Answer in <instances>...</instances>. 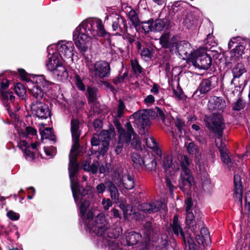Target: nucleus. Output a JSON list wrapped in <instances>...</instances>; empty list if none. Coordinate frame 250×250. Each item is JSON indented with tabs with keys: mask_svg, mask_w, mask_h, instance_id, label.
<instances>
[{
	"mask_svg": "<svg viewBox=\"0 0 250 250\" xmlns=\"http://www.w3.org/2000/svg\"><path fill=\"white\" fill-rule=\"evenodd\" d=\"M107 32L104 29L102 21L98 19H91L83 21L73 32V41L79 50L83 53L91 46L92 38L97 36L105 37Z\"/></svg>",
	"mask_w": 250,
	"mask_h": 250,
	"instance_id": "nucleus-1",
	"label": "nucleus"
},
{
	"mask_svg": "<svg viewBox=\"0 0 250 250\" xmlns=\"http://www.w3.org/2000/svg\"><path fill=\"white\" fill-rule=\"evenodd\" d=\"M208 120L210 121L211 124L208 121L207 126L218 135V139L216 140L215 142L219 148L221 160L224 164L229 166L231 163V159L228 155V150L225 147L224 144H221L219 146L218 144V142L222 141V132L225 127L222 116L220 114H213Z\"/></svg>",
	"mask_w": 250,
	"mask_h": 250,
	"instance_id": "nucleus-2",
	"label": "nucleus"
},
{
	"mask_svg": "<svg viewBox=\"0 0 250 250\" xmlns=\"http://www.w3.org/2000/svg\"><path fill=\"white\" fill-rule=\"evenodd\" d=\"M36 81L37 83L33 84L29 90L34 98L33 101H42L44 93L51 89L54 83L46 80L44 75L37 76Z\"/></svg>",
	"mask_w": 250,
	"mask_h": 250,
	"instance_id": "nucleus-3",
	"label": "nucleus"
},
{
	"mask_svg": "<svg viewBox=\"0 0 250 250\" xmlns=\"http://www.w3.org/2000/svg\"><path fill=\"white\" fill-rule=\"evenodd\" d=\"M189 61L195 67L200 69H207L210 66L212 60L205 50L202 48L193 52L190 55Z\"/></svg>",
	"mask_w": 250,
	"mask_h": 250,
	"instance_id": "nucleus-4",
	"label": "nucleus"
},
{
	"mask_svg": "<svg viewBox=\"0 0 250 250\" xmlns=\"http://www.w3.org/2000/svg\"><path fill=\"white\" fill-rule=\"evenodd\" d=\"M87 66L91 76L96 78L103 79L110 75V64L106 61H97L93 64H87Z\"/></svg>",
	"mask_w": 250,
	"mask_h": 250,
	"instance_id": "nucleus-5",
	"label": "nucleus"
},
{
	"mask_svg": "<svg viewBox=\"0 0 250 250\" xmlns=\"http://www.w3.org/2000/svg\"><path fill=\"white\" fill-rule=\"evenodd\" d=\"M76 156H69V178L71 183V188L73 193V196L75 202L77 203L79 199L80 195H78L77 192L80 188L79 183L75 181V176L78 170V165L76 163Z\"/></svg>",
	"mask_w": 250,
	"mask_h": 250,
	"instance_id": "nucleus-6",
	"label": "nucleus"
},
{
	"mask_svg": "<svg viewBox=\"0 0 250 250\" xmlns=\"http://www.w3.org/2000/svg\"><path fill=\"white\" fill-rule=\"evenodd\" d=\"M119 136V142L115 149L116 153L120 154L122 150L123 143L128 144L130 142L132 135H134V131L130 122H127L125 125L126 131L120 125H117Z\"/></svg>",
	"mask_w": 250,
	"mask_h": 250,
	"instance_id": "nucleus-7",
	"label": "nucleus"
},
{
	"mask_svg": "<svg viewBox=\"0 0 250 250\" xmlns=\"http://www.w3.org/2000/svg\"><path fill=\"white\" fill-rule=\"evenodd\" d=\"M71 133L73 145L69 156H77L79 148V139L81 134V123L79 120L72 118L71 120Z\"/></svg>",
	"mask_w": 250,
	"mask_h": 250,
	"instance_id": "nucleus-8",
	"label": "nucleus"
},
{
	"mask_svg": "<svg viewBox=\"0 0 250 250\" xmlns=\"http://www.w3.org/2000/svg\"><path fill=\"white\" fill-rule=\"evenodd\" d=\"M90 232L98 236H103L108 228L104 215L100 213L95 218L94 224L87 225Z\"/></svg>",
	"mask_w": 250,
	"mask_h": 250,
	"instance_id": "nucleus-9",
	"label": "nucleus"
},
{
	"mask_svg": "<svg viewBox=\"0 0 250 250\" xmlns=\"http://www.w3.org/2000/svg\"><path fill=\"white\" fill-rule=\"evenodd\" d=\"M31 108L32 114L39 119H46L50 115L48 106L42 101H33Z\"/></svg>",
	"mask_w": 250,
	"mask_h": 250,
	"instance_id": "nucleus-10",
	"label": "nucleus"
},
{
	"mask_svg": "<svg viewBox=\"0 0 250 250\" xmlns=\"http://www.w3.org/2000/svg\"><path fill=\"white\" fill-rule=\"evenodd\" d=\"M57 48L60 58L64 61H72L73 60V45L71 42H59L57 45Z\"/></svg>",
	"mask_w": 250,
	"mask_h": 250,
	"instance_id": "nucleus-11",
	"label": "nucleus"
},
{
	"mask_svg": "<svg viewBox=\"0 0 250 250\" xmlns=\"http://www.w3.org/2000/svg\"><path fill=\"white\" fill-rule=\"evenodd\" d=\"M39 142H36L31 145L30 147L28 144L24 140H21L18 146L23 153L25 159L28 161H33L36 157V148L39 146Z\"/></svg>",
	"mask_w": 250,
	"mask_h": 250,
	"instance_id": "nucleus-12",
	"label": "nucleus"
},
{
	"mask_svg": "<svg viewBox=\"0 0 250 250\" xmlns=\"http://www.w3.org/2000/svg\"><path fill=\"white\" fill-rule=\"evenodd\" d=\"M105 20H109L112 22V27L113 31L121 32L127 29L125 20L119 14H111L109 16H106Z\"/></svg>",
	"mask_w": 250,
	"mask_h": 250,
	"instance_id": "nucleus-13",
	"label": "nucleus"
},
{
	"mask_svg": "<svg viewBox=\"0 0 250 250\" xmlns=\"http://www.w3.org/2000/svg\"><path fill=\"white\" fill-rule=\"evenodd\" d=\"M216 82L215 77L203 79L200 83L197 89L194 92L193 95L199 96L200 94H205L215 87L214 82Z\"/></svg>",
	"mask_w": 250,
	"mask_h": 250,
	"instance_id": "nucleus-14",
	"label": "nucleus"
},
{
	"mask_svg": "<svg viewBox=\"0 0 250 250\" xmlns=\"http://www.w3.org/2000/svg\"><path fill=\"white\" fill-rule=\"evenodd\" d=\"M132 118L134 119V123L142 128L143 132H145V127L150 124L148 114L145 111H140L134 113L131 117Z\"/></svg>",
	"mask_w": 250,
	"mask_h": 250,
	"instance_id": "nucleus-15",
	"label": "nucleus"
},
{
	"mask_svg": "<svg viewBox=\"0 0 250 250\" xmlns=\"http://www.w3.org/2000/svg\"><path fill=\"white\" fill-rule=\"evenodd\" d=\"M194 182V178L191 171L181 172L179 180V187L181 190L185 191L190 189Z\"/></svg>",
	"mask_w": 250,
	"mask_h": 250,
	"instance_id": "nucleus-16",
	"label": "nucleus"
},
{
	"mask_svg": "<svg viewBox=\"0 0 250 250\" xmlns=\"http://www.w3.org/2000/svg\"><path fill=\"white\" fill-rule=\"evenodd\" d=\"M165 205L160 201H156L152 203H143L138 207V210L146 213H151L159 210L161 208H165Z\"/></svg>",
	"mask_w": 250,
	"mask_h": 250,
	"instance_id": "nucleus-17",
	"label": "nucleus"
},
{
	"mask_svg": "<svg viewBox=\"0 0 250 250\" xmlns=\"http://www.w3.org/2000/svg\"><path fill=\"white\" fill-rule=\"evenodd\" d=\"M178 42L177 38L175 36L170 37L169 33H166L161 36L160 38V43L163 48L169 49L170 51L174 49Z\"/></svg>",
	"mask_w": 250,
	"mask_h": 250,
	"instance_id": "nucleus-18",
	"label": "nucleus"
},
{
	"mask_svg": "<svg viewBox=\"0 0 250 250\" xmlns=\"http://www.w3.org/2000/svg\"><path fill=\"white\" fill-rule=\"evenodd\" d=\"M163 166L167 175H172L179 170L178 164L173 163L170 156L164 157Z\"/></svg>",
	"mask_w": 250,
	"mask_h": 250,
	"instance_id": "nucleus-19",
	"label": "nucleus"
},
{
	"mask_svg": "<svg viewBox=\"0 0 250 250\" xmlns=\"http://www.w3.org/2000/svg\"><path fill=\"white\" fill-rule=\"evenodd\" d=\"M226 106L225 101L220 97H214L208 101V107L211 111L219 112L223 111Z\"/></svg>",
	"mask_w": 250,
	"mask_h": 250,
	"instance_id": "nucleus-20",
	"label": "nucleus"
},
{
	"mask_svg": "<svg viewBox=\"0 0 250 250\" xmlns=\"http://www.w3.org/2000/svg\"><path fill=\"white\" fill-rule=\"evenodd\" d=\"M187 213V214L186 218V225L191 230L194 231L196 229L197 224L198 225L202 224V216H199L197 217L196 212L195 215L191 211Z\"/></svg>",
	"mask_w": 250,
	"mask_h": 250,
	"instance_id": "nucleus-21",
	"label": "nucleus"
},
{
	"mask_svg": "<svg viewBox=\"0 0 250 250\" xmlns=\"http://www.w3.org/2000/svg\"><path fill=\"white\" fill-rule=\"evenodd\" d=\"M234 198L237 200L240 205L242 204L243 190L241 183L240 177L238 175L234 176Z\"/></svg>",
	"mask_w": 250,
	"mask_h": 250,
	"instance_id": "nucleus-22",
	"label": "nucleus"
},
{
	"mask_svg": "<svg viewBox=\"0 0 250 250\" xmlns=\"http://www.w3.org/2000/svg\"><path fill=\"white\" fill-rule=\"evenodd\" d=\"M62 64V61L58 53H53L48 57L46 62V66L48 70L52 71Z\"/></svg>",
	"mask_w": 250,
	"mask_h": 250,
	"instance_id": "nucleus-23",
	"label": "nucleus"
},
{
	"mask_svg": "<svg viewBox=\"0 0 250 250\" xmlns=\"http://www.w3.org/2000/svg\"><path fill=\"white\" fill-rule=\"evenodd\" d=\"M170 227L173 233L178 236L180 235L185 243L186 242L185 236L182 228L180 221L178 220L177 215H175L172 220V223L170 224Z\"/></svg>",
	"mask_w": 250,
	"mask_h": 250,
	"instance_id": "nucleus-24",
	"label": "nucleus"
},
{
	"mask_svg": "<svg viewBox=\"0 0 250 250\" xmlns=\"http://www.w3.org/2000/svg\"><path fill=\"white\" fill-rule=\"evenodd\" d=\"M99 137L102 140V145L100 149V153L101 154H104L107 151L109 146V141L110 140V134L108 130H103L99 135Z\"/></svg>",
	"mask_w": 250,
	"mask_h": 250,
	"instance_id": "nucleus-25",
	"label": "nucleus"
},
{
	"mask_svg": "<svg viewBox=\"0 0 250 250\" xmlns=\"http://www.w3.org/2000/svg\"><path fill=\"white\" fill-rule=\"evenodd\" d=\"M190 44L185 41H181L179 43H176L175 49L181 55H184L188 57L189 60L190 55L193 53L190 50Z\"/></svg>",
	"mask_w": 250,
	"mask_h": 250,
	"instance_id": "nucleus-26",
	"label": "nucleus"
},
{
	"mask_svg": "<svg viewBox=\"0 0 250 250\" xmlns=\"http://www.w3.org/2000/svg\"><path fill=\"white\" fill-rule=\"evenodd\" d=\"M188 152L190 155H195V161L198 165L201 157L199 148L193 142H190L186 145Z\"/></svg>",
	"mask_w": 250,
	"mask_h": 250,
	"instance_id": "nucleus-27",
	"label": "nucleus"
},
{
	"mask_svg": "<svg viewBox=\"0 0 250 250\" xmlns=\"http://www.w3.org/2000/svg\"><path fill=\"white\" fill-rule=\"evenodd\" d=\"M116 183L119 187L123 185L126 189H131L134 187L133 178L129 174H124L122 179Z\"/></svg>",
	"mask_w": 250,
	"mask_h": 250,
	"instance_id": "nucleus-28",
	"label": "nucleus"
},
{
	"mask_svg": "<svg viewBox=\"0 0 250 250\" xmlns=\"http://www.w3.org/2000/svg\"><path fill=\"white\" fill-rule=\"evenodd\" d=\"M51 72H53L54 76L59 81L63 80L68 76L67 72L62 64Z\"/></svg>",
	"mask_w": 250,
	"mask_h": 250,
	"instance_id": "nucleus-29",
	"label": "nucleus"
},
{
	"mask_svg": "<svg viewBox=\"0 0 250 250\" xmlns=\"http://www.w3.org/2000/svg\"><path fill=\"white\" fill-rule=\"evenodd\" d=\"M201 237L199 235H196L195 239L197 242L200 244L208 242L210 241L209 234L206 228H202L200 229Z\"/></svg>",
	"mask_w": 250,
	"mask_h": 250,
	"instance_id": "nucleus-30",
	"label": "nucleus"
},
{
	"mask_svg": "<svg viewBox=\"0 0 250 250\" xmlns=\"http://www.w3.org/2000/svg\"><path fill=\"white\" fill-rule=\"evenodd\" d=\"M141 235L135 232H128L125 236L126 244L128 246H132L135 245L140 240Z\"/></svg>",
	"mask_w": 250,
	"mask_h": 250,
	"instance_id": "nucleus-31",
	"label": "nucleus"
},
{
	"mask_svg": "<svg viewBox=\"0 0 250 250\" xmlns=\"http://www.w3.org/2000/svg\"><path fill=\"white\" fill-rule=\"evenodd\" d=\"M180 165L182 168L181 172L191 171L189 167L192 165V160L190 159L187 156L183 155L181 157Z\"/></svg>",
	"mask_w": 250,
	"mask_h": 250,
	"instance_id": "nucleus-32",
	"label": "nucleus"
},
{
	"mask_svg": "<svg viewBox=\"0 0 250 250\" xmlns=\"http://www.w3.org/2000/svg\"><path fill=\"white\" fill-rule=\"evenodd\" d=\"M143 165H144L148 170H153L156 169L157 165L154 158L148 156L145 157Z\"/></svg>",
	"mask_w": 250,
	"mask_h": 250,
	"instance_id": "nucleus-33",
	"label": "nucleus"
},
{
	"mask_svg": "<svg viewBox=\"0 0 250 250\" xmlns=\"http://www.w3.org/2000/svg\"><path fill=\"white\" fill-rule=\"evenodd\" d=\"M107 186L112 199L115 201L118 200L119 193L115 185L111 182H108L107 183Z\"/></svg>",
	"mask_w": 250,
	"mask_h": 250,
	"instance_id": "nucleus-34",
	"label": "nucleus"
},
{
	"mask_svg": "<svg viewBox=\"0 0 250 250\" xmlns=\"http://www.w3.org/2000/svg\"><path fill=\"white\" fill-rule=\"evenodd\" d=\"M234 78H239L243 74L246 72L244 65L241 63H238L232 70Z\"/></svg>",
	"mask_w": 250,
	"mask_h": 250,
	"instance_id": "nucleus-35",
	"label": "nucleus"
},
{
	"mask_svg": "<svg viewBox=\"0 0 250 250\" xmlns=\"http://www.w3.org/2000/svg\"><path fill=\"white\" fill-rule=\"evenodd\" d=\"M127 17L136 28L140 26V21L137 14L134 10L132 9L128 12Z\"/></svg>",
	"mask_w": 250,
	"mask_h": 250,
	"instance_id": "nucleus-36",
	"label": "nucleus"
},
{
	"mask_svg": "<svg viewBox=\"0 0 250 250\" xmlns=\"http://www.w3.org/2000/svg\"><path fill=\"white\" fill-rule=\"evenodd\" d=\"M245 49V46L242 45H237L231 51V57L234 58L235 60L238 59L244 53Z\"/></svg>",
	"mask_w": 250,
	"mask_h": 250,
	"instance_id": "nucleus-37",
	"label": "nucleus"
},
{
	"mask_svg": "<svg viewBox=\"0 0 250 250\" xmlns=\"http://www.w3.org/2000/svg\"><path fill=\"white\" fill-rule=\"evenodd\" d=\"M80 202L81 204L79 206L80 216L82 217H83L85 215V213L87 208L90 205V202L88 200L84 199L81 201V199H79L78 202L76 203L78 204V203Z\"/></svg>",
	"mask_w": 250,
	"mask_h": 250,
	"instance_id": "nucleus-38",
	"label": "nucleus"
},
{
	"mask_svg": "<svg viewBox=\"0 0 250 250\" xmlns=\"http://www.w3.org/2000/svg\"><path fill=\"white\" fill-rule=\"evenodd\" d=\"M18 133L20 138H24L28 135H35L37 133V130L32 127H26L25 130H18Z\"/></svg>",
	"mask_w": 250,
	"mask_h": 250,
	"instance_id": "nucleus-39",
	"label": "nucleus"
},
{
	"mask_svg": "<svg viewBox=\"0 0 250 250\" xmlns=\"http://www.w3.org/2000/svg\"><path fill=\"white\" fill-rule=\"evenodd\" d=\"M167 20L166 19H158L153 21V28L154 32H160L163 30L165 26Z\"/></svg>",
	"mask_w": 250,
	"mask_h": 250,
	"instance_id": "nucleus-40",
	"label": "nucleus"
},
{
	"mask_svg": "<svg viewBox=\"0 0 250 250\" xmlns=\"http://www.w3.org/2000/svg\"><path fill=\"white\" fill-rule=\"evenodd\" d=\"M140 25H142V29L146 33H148L150 31H153V20L150 19L146 21H140Z\"/></svg>",
	"mask_w": 250,
	"mask_h": 250,
	"instance_id": "nucleus-41",
	"label": "nucleus"
},
{
	"mask_svg": "<svg viewBox=\"0 0 250 250\" xmlns=\"http://www.w3.org/2000/svg\"><path fill=\"white\" fill-rule=\"evenodd\" d=\"M131 159L134 167L139 168L142 166L144 159L141 158L140 155L133 153L131 155Z\"/></svg>",
	"mask_w": 250,
	"mask_h": 250,
	"instance_id": "nucleus-42",
	"label": "nucleus"
},
{
	"mask_svg": "<svg viewBox=\"0 0 250 250\" xmlns=\"http://www.w3.org/2000/svg\"><path fill=\"white\" fill-rule=\"evenodd\" d=\"M17 95L21 100H24L26 97V91L24 86L19 83H17Z\"/></svg>",
	"mask_w": 250,
	"mask_h": 250,
	"instance_id": "nucleus-43",
	"label": "nucleus"
},
{
	"mask_svg": "<svg viewBox=\"0 0 250 250\" xmlns=\"http://www.w3.org/2000/svg\"><path fill=\"white\" fill-rule=\"evenodd\" d=\"M40 133L42 138L43 139H48L52 141L55 140V136L52 133L50 128H46L44 130L41 131Z\"/></svg>",
	"mask_w": 250,
	"mask_h": 250,
	"instance_id": "nucleus-44",
	"label": "nucleus"
},
{
	"mask_svg": "<svg viewBox=\"0 0 250 250\" xmlns=\"http://www.w3.org/2000/svg\"><path fill=\"white\" fill-rule=\"evenodd\" d=\"M7 110L11 119H7L5 123L12 125L16 128V113L12 112L10 107L7 108Z\"/></svg>",
	"mask_w": 250,
	"mask_h": 250,
	"instance_id": "nucleus-45",
	"label": "nucleus"
},
{
	"mask_svg": "<svg viewBox=\"0 0 250 250\" xmlns=\"http://www.w3.org/2000/svg\"><path fill=\"white\" fill-rule=\"evenodd\" d=\"M131 66L135 74H140L142 72V68L139 65L138 62L135 60L131 61Z\"/></svg>",
	"mask_w": 250,
	"mask_h": 250,
	"instance_id": "nucleus-46",
	"label": "nucleus"
},
{
	"mask_svg": "<svg viewBox=\"0 0 250 250\" xmlns=\"http://www.w3.org/2000/svg\"><path fill=\"white\" fill-rule=\"evenodd\" d=\"M87 92L88 94L89 100L90 102H94L96 100L97 90L95 88L88 87Z\"/></svg>",
	"mask_w": 250,
	"mask_h": 250,
	"instance_id": "nucleus-47",
	"label": "nucleus"
},
{
	"mask_svg": "<svg viewBox=\"0 0 250 250\" xmlns=\"http://www.w3.org/2000/svg\"><path fill=\"white\" fill-rule=\"evenodd\" d=\"M144 233L147 236H149L153 231V226L151 222H146L144 225Z\"/></svg>",
	"mask_w": 250,
	"mask_h": 250,
	"instance_id": "nucleus-48",
	"label": "nucleus"
},
{
	"mask_svg": "<svg viewBox=\"0 0 250 250\" xmlns=\"http://www.w3.org/2000/svg\"><path fill=\"white\" fill-rule=\"evenodd\" d=\"M125 105L124 102L122 100H119L118 108H117V117L121 118L124 113Z\"/></svg>",
	"mask_w": 250,
	"mask_h": 250,
	"instance_id": "nucleus-49",
	"label": "nucleus"
},
{
	"mask_svg": "<svg viewBox=\"0 0 250 250\" xmlns=\"http://www.w3.org/2000/svg\"><path fill=\"white\" fill-rule=\"evenodd\" d=\"M18 74L22 81H28L29 79V74L23 69H19Z\"/></svg>",
	"mask_w": 250,
	"mask_h": 250,
	"instance_id": "nucleus-50",
	"label": "nucleus"
},
{
	"mask_svg": "<svg viewBox=\"0 0 250 250\" xmlns=\"http://www.w3.org/2000/svg\"><path fill=\"white\" fill-rule=\"evenodd\" d=\"M1 96L3 99V104L5 105V106H7L8 107H10L8 106V99L9 97V95L10 94H13V92L12 91H1Z\"/></svg>",
	"mask_w": 250,
	"mask_h": 250,
	"instance_id": "nucleus-51",
	"label": "nucleus"
},
{
	"mask_svg": "<svg viewBox=\"0 0 250 250\" xmlns=\"http://www.w3.org/2000/svg\"><path fill=\"white\" fill-rule=\"evenodd\" d=\"M174 123L175 126L177 127L179 133H182V131L185 125L184 122L179 117H177Z\"/></svg>",
	"mask_w": 250,
	"mask_h": 250,
	"instance_id": "nucleus-52",
	"label": "nucleus"
},
{
	"mask_svg": "<svg viewBox=\"0 0 250 250\" xmlns=\"http://www.w3.org/2000/svg\"><path fill=\"white\" fill-rule=\"evenodd\" d=\"M75 83L77 87L81 90L83 91L85 90V86L83 83L81 77L78 75H76L75 76Z\"/></svg>",
	"mask_w": 250,
	"mask_h": 250,
	"instance_id": "nucleus-53",
	"label": "nucleus"
},
{
	"mask_svg": "<svg viewBox=\"0 0 250 250\" xmlns=\"http://www.w3.org/2000/svg\"><path fill=\"white\" fill-rule=\"evenodd\" d=\"M245 107V103L241 99H239L233 107V109L235 110L239 111Z\"/></svg>",
	"mask_w": 250,
	"mask_h": 250,
	"instance_id": "nucleus-54",
	"label": "nucleus"
},
{
	"mask_svg": "<svg viewBox=\"0 0 250 250\" xmlns=\"http://www.w3.org/2000/svg\"><path fill=\"white\" fill-rule=\"evenodd\" d=\"M146 144L148 147L151 148H155L157 146L154 138L152 137H148L146 139Z\"/></svg>",
	"mask_w": 250,
	"mask_h": 250,
	"instance_id": "nucleus-55",
	"label": "nucleus"
},
{
	"mask_svg": "<svg viewBox=\"0 0 250 250\" xmlns=\"http://www.w3.org/2000/svg\"><path fill=\"white\" fill-rule=\"evenodd\" d=\"M141 56L145 59H148L151 58V53L148 48H143L141 52Z\"/></svg>",
	"mask_w": 250,
	"mask_h": 250,
	"instance_id": "nucleus-56",
	"label": "nucleus"
},
{
	"mask_svg": "<svg viewBox=\"0 0 250 250\" xmlns=\"http://www.w3.org/2000/svg\"><path fill=\"white\" fill-rule=\"evenodd\" d=\"M166 183L167 187L169 188L171 194L173 193L174 190L176 188L175 187L172 185L171 178L166 177Z\"/></svg>",
	"mask_w": 250,
	"mask_h": 250,
	"instance_id": "nucleus-57",
	"label": "nucleus"
},
{
	"mask_svg": "<svg viewBox=\"0 0 250 250\" xmlns=\"http://www.w3.org/2000/svg\"><path fill=\"white\" fill-rule=\"evenodd\" d=\"M127 76V74L124 73L123 75H119L117 76L116 78L114 79L113 80V82L115 84H118L120 83H122L124 82V80Z\"/></svg>",
	"mask_w": 250,
	"mask_h": 250,
	"instance_id": "nucleus-58",
	"label": "nucleus"
},
{
	"mask_svg": "<svg viewBox=\"0 0 250 250\" xmlns=\"http://www.w3.org/2000/svg\"><path fill=\"white\" fill-rule=\"evenodd\" d=\"M104 210H108L112 205V203L109 199L103 198L102 202Z\"/></svg>",
	"mask_w": 250,
	"mask_h": 250,
	"instance_id": "nucleus-59",
	"label": "nucleus"
},
{
	"mask_svg": "<svg viewBox=\"0 0 250 250\" xmlns=\"http://www.w3.org/2000/svg\"><path fill=\"white\" fill-rule=\"evenodd\" d=\"M246 204L245 209L248 212L250 211V190L248 191L245 197Z\"/></svg>",
	"mask_w": 250,
	"mask_h": 250,
	"instance_id": "nucleus-60",
	"label": "nucleus"
},
{
	"mask_svg": "<svg viewBox=\"0 0 250 250\" xmlns=\"http://www.w3.org/2000/svg\"><path fill=\"white\" fill-rule=\"evenodd\" d=\"M106 189V186L104 183H100L96 187V192L98 194L103 193Z\"/></svg>",
	"mask_w": 250,
	"mask_h": 250,
	"instance_id": "nucleus-61",
	"label": "nucleus"
},
{
	"mask_svg": "<svg viewBox=\"0 0 250 250\" xmlns=\"http://www.w3.org/2000/svg\"><path fill=\"white\" fill-rule=\"evenodd\" d=\"M155 101V98L152 95H149L146 97L144 99V103L147 105H151L154 103Z\"/></svg>",
	"mask_w": 250,
	"mask_h": 250,
	"instance_id": "nucleus-62",
	"label": "nucleus"
},
{
	"mask_svg": "<svg viewBox=\"0 0 250 250\" xmlns=\"http://www.w3.org/2000/svg\"><path fill=\"white\" fill-rule=\"evenodd\" d=\"M45 152L47 156L53 157L56 154V148L54 147L45 148Z\"/></svg>",
	"mask_w": 250,
	"mask_h": 250,
	"instance_id": "nucleus-63",
	"label": "nucleus"
},
{
	"mask_svg": "<svg viewBox=\"0 0 250 250\" xmlns=\"http://www.w3.org/2000/svg\"><path fill=\"white\" fill-rule=\"evenodd\" d=\"M99 166L98 161H96L90 166V169L88 171H91L92 173L95 174L97 172L98 168Z\"/></svg>",
	"mask_w": 250,
	"mask_h": 250,
	"instance_id": "nucleus-64",
	"label": "nucleus"
}]
</instances>
